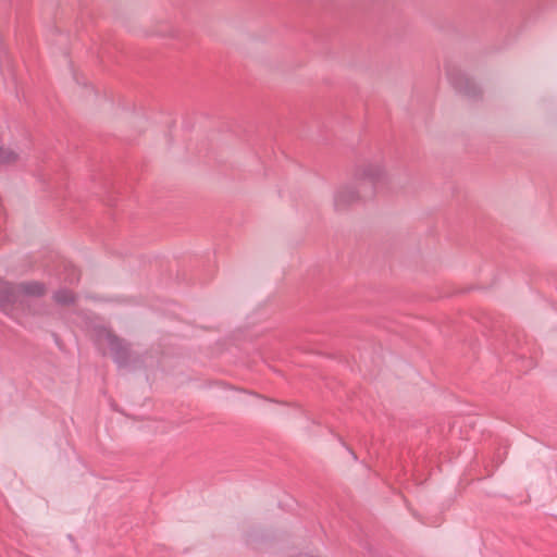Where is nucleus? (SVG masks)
Instances as JSON below:
<instances>
[{
	"label": "nucleus",
	"instance_id": "obj_1",
	"mask_svg": "<svg viewBox=\"0 0 557 557\" xmlns=\"http://www.w3.org/2000/svg\"><path fill=\"white\" fill-rule=\"evenodd\" d=\"M385 172L381 164L368 162L356 170L355 185L339 187L334 195L336 210H344L360 198V194L372 195L384 182Z\"/></svg>",
	"mask_w": 557,
	"mask_h": 557
},
{
	"label": "nucleus",
	"instance_id": "obj_2",
	"mask_svg": "<svg viewBox=\"0 0 557 557\" xmlns=\"http://www.w3.org/2000/svg\"><path fill=\"white\" fill-rule=\"evenodd\" d=\"M45 293L46 286L40 282L12 284L1 281L0 310L10 317L16 318L18 311L28 310L30 297H40Z\"/></svg>",
	"mask_w": 557,
	"mask_h": 557
},
{
	"label": "nucleus",
	"instance_id": "obj_3",
	"mask_svg": "<svg viewBox=\"0 0 557 557\" xmlns=\"http://www.w3.org/2000/svg\"><path fill=\"white\" fill-rule=\"evenodd\" d=\"M97 344L99 347H108L114 361L124 367L128 363L131 350L129 346L111 331L102 329L98 332Z\"/></svg>",
	"mask_w": 557,
	"mask_h": 557
},
{
	"label": "nucleus",
	"instance_id": "obj_4",
	"mask_svg": "<svg viewBox=\"0 0 557 557\" xmlns=\"http://www.w3.org/2000/svg\"><path fill=\"white\" fill-rule=\"evenodd\" d=\"M447 77L458 92L470 98H475L480 95V89L476 84L459 69L455 66L447 67Z\"/></svg>",
	"mask_w": 557,
	"mask_h": 557
},
{
	"label": "nucleus",
	"instance_id": "obj_5",
	"mask_svg": "<svg viewBox=\"0 0 557 557\" xmlns=\"http://www.w3.org/2000/svg\"><path fill=\"white\" fill-rule=\"evenodd\" d=\"M54 300L61 305H70L74 302L75 296L69 289H60L53 295Z\"/></svg>",
	"mask_w": 557,
	"mask_h": 557
},
{
	"label": "nucleus",
	"instance_id": "obj_6",
	"mask_svg": "<svg viewBox=\"0 0 557 557\" xmlns=\"http://www.w3.org/2000/svg\"><path fill=\"white\" fill-rule=\"evenodd\" d=\"M17 160V153L11 149L0 147V166L9 165Z\"/></svg>",
	"mask_w": 557,
	"mask_h": 557
},
{
	"label": "nucleus",
	"instance_id": "obj_7",
	"mask_svg": "<svg viewBox=\"0 0 557 557\" xmlns=\"http://www.w3.org/2000/svg\"><path fill=\"white\" fill-rule=\"evenodd\" d=\"M64 280L70 284H74L79 281V271L72 263L64 264Z\"/></svg>",
	"mask_w": 557,
	"mask_h": 557
}]
</instances>
